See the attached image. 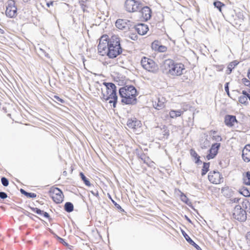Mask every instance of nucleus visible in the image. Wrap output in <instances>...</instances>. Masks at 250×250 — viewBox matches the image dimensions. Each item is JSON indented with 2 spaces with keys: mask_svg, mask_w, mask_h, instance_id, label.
<instances>
[{
  "mask_svg": "<svg viewBox=\"0 0 250 250\" xmlns=\"http://www.w3.org/2000/svg\"><path fill=\"white\" fill-rule=\"evenodd\" d=\"M220 146L221 144L219 143L213 144L208 151V153L206 155V159L209 160L214 158L218 153Z\"/></svg>",
  "mask_w": 250,
  "mask_h": 250,
  "instance_id": "obj_12",
  "label": "nucleus"
},
{
  "mask_svg": "<svg viewBox=\"0 0 250 250\" xmlns=\"http://www.w3.org/2000/svg\"><path fill=\"white\" fill-rule=\"evenodd\" d=\"M31 209L34 212L38 214L43 215L44 217L46 218L49 217V215L47 212H44L43 210H42L37 208H31Z\"/></svg>",
  "mask_w": 250,
  "mask_h": 250,
  "instance_id": "obj_25",
  "label": "nucleus"
},
{
  "mask_svg": "<svg viewBox=\"0 0 250 250\" xmlns=\"http://www.w3.org/2000/svg\"><path fill=\"white\" fill-rule=\"evenodd\" d=\"M190 244L192 246H194L197 249H198V248H200L199 246L197 244H196L194 242L193 244L192 243V244Z\"/></svg>",
  "mask_w": 250,
  "mask_h": 250,
  "instance_id": "obj_43",
  "label": "nucleus"
},
{
  "mask_svg": "<svg viewBox=\"0 0 250 250\" xmlns=\"http://www.w3.org/2000/svg\"><path fill=\"white\" fill-rule=\"evenodd\" d=\"M53 4V1H50L47 3V7H50V5H52Z\"/></svg>",
  "mask_w": 250,
  "mask_h": 250,
  "instance_id": "obj_46",
  "label": "nucleus"
},
{
  "mask_svg": "<svg viewBox=\"0 0 250 250\" xmlns=\"http://www.w3.org/2000/svg\"><path fill=\"white\" fill-rule=\"evenodd\" d=\"M239 200H240V199H239V198H235L233 199V202H235V203H238V202H239Z\"/></svg>",
  "mask_w": 250,
  "mask_h": 250,
  "instance_id": "obj_45",
  "label": "nucleus"
},
{
  "mask_svg": "<svg viewBox=\"0 0 250 250\" xmlns=\"http://www.w3.org/2000/svg\"><path fill=\"white\" fill-rule=\"evenodd\" d=\"M17 10L15 1L13 0H8L5 10L6 15L9 18H14L17 15Z\"/></svg>",
  "mask_w": 250,
  "mask_h": 250,
  "instance_id": "obj_11",
  "label": "nucleus"
},
{
  "mask_svg": "<svg viewBox=\"0 0 250 250\" xmlns=\"http://www.w3.org/2000/svg\"><path fill=\"white\" fill-rule=\"evenodd\" d=\"M182 233L186 240L189 243L192 244V243L193 244L194 241L190 238V237L185 232V231L182 230Z\"/></svg>",
  "mask_w": 250,
  "mask_h": 250,
  "instance_id": "obj_32",
  "label": "nucleus"
},
{
  "mask_svg": "<svg viewBox=\"0 0 250 250\" xmlns=\"http://www.w3.org/2000/svg\"><path fill=\"white\" fill-rule=\"evenodd\" d=\"M152 102L154 108L157 110H161L166 107L167 100L165 94H158L153 98Z\"/></svg>",
  "mask_w": 250,
  "mask_h": 250,
  "instance_id": "obj_6",
  "label": "nucleus"
},
{
  "mask_svg": "<svg viewBox=\"0 0 250 250\" xmlns=\"http://www.w3.org/2000/svg\"><path fill=\"white\" fill-rule=\"evenodd\" d=\"M180 199L185 203L187 204H188L189 199L184 193H181L180 195Z\"/></svg>",
  "mask_w": 250,
  "mask_h": 250,
  "instance_id": "obj_35",
  "label": "nucleus"
},
{
  "mask_svg": "<svg viewBox=\"0 0 250 250\" xmlns=\"http://www.w3.org/2000/svg\"><path fill=\"white\" fill-rule=\"evenodd\" d=\"M141 63L142 67L148 71L155 72L158 69L157 64L150 58L144 57L141 60Z\"/></svg>",
  "mask_w": 250,
  "mask_h": 250,
  "instance_id": "obj_8",
  "label": "nucleus"
},
{
  "mask_svg": "<svg viewBox=\"0 0 250 250\" xmlns=\"http://www.w3.org/2000/svg\"><path fill=\"white\" fill-rule=\"evenodd\" d=\"M136 31L141 35L146 34L148 31V27L147 25L143 23L138 24L135 27Z\"/></svg>",
  "mask_w": 250,
  "mask_h": 250,
  "instance_id": "obj_18",
  "label": "nucleus"
},
{
  "mask_svg": "<svg viewBox=\"0 0 250 250\" xmlns=\"http://www.w3.org/2000/svg\"><path fill=\"white\" fill-rule=\"evenodd\" d=\"M246 240L247 243L250 246V232H247L246 235Z\"/></svg>",
  "mask_w": 250,
  "mask_h": 250,
  "instance_id": "obj_39",
  "label": "nucleus"
},
{
  "mask_svg": "<svg viewBox=\"0 0 250 250\" xmlns=\"http://www.w3.org/2000/svg\"><path fill=\"white\" fill-rule=\"evenodd\" d=\"M80 175L81 176V178H82V180L84 182L85 185L87 186L90 187L91 186V184L90 181L86 178V177L84 176L83 173V172L80 173Z\"/></svg>",
  "mask_w": 250,
  "mask_h": 250,
  "instance_id": "obj_30",
  "label": "nucleus"
},
{
  "mask_svg": "<svg viewBox=\"0 0 250 250\" xmlns=\"http://www.w3.org/2000/svg\"><path fill=\"white\" fill-rule=\"evenodd\" d=\"M242 83L250 87V81L246 78H244L242 80Z\"/></svg>",
  "mask_w": 250,
  "mask_h": 250,
  "instance_id": "obj_38",
  "label": "nucleus"
},
{
  "mask_svg": "<svg viewBox=\"0 0 250 250\" xmlns=\"http://www.w3.org/2000/svg\"><path fill=\"white\" fill-rule=\"evenodd\" d=\"M239 61L234 60L230 62L228 65L226 70L227 73L229 74L231 73L232 69L236 67V66L239 63Z\"/></svg>",
  "mask_w": 250,
  "mask_h": 250,
  "instance_id": "obj_21",
  "label": "nucleus"
},
{
  "mask_svg": "<svg viewBox=\"0 0 250 250\" xmlns=\"http://www.w3.org/2000/svg\"><path fill=\"white\" fill-rule=\"evenodd\" d=\"M242 180L244 184L250 186V171H247L243 174Z\"/></svg>",
  "mask_w": 250,
  "mask_h": 250,
  "instance_id": "obj_22",
  "label": "nucleus"
},
{
  "mask_svg": "<svg viewBox=\"0 0 250 250\" xmlns=\"http://www.w3.org/2000/svg\"><path fill=\"white\" fill-rule=\"evenodd\" d=\"M163 68L166 73L173 77L182 75L186 70L185 64L177 60H166L163 63Z\"/></svg>",
  "mask_w": 250,
  "mask_h": 250,
  "instance_id": "obj_2",
  "label": "nucleus"
},
{
  "mask_svg": "<svg viewBox=\"0 0 250 250\" xmlns=\"http://www.w3.org/2000/svg\"><path fill=\"white\" fill-rule=\"evenodd\" d=\"M64 209L68 212H72L74 209L73 205L70 202H66L64 205Z\"/></svg>",
  "mask_w": 250,
  "mask_h": 250,
  "instance_id": "obj_29",
  "label": "nucleus"
},
{
  "mask_svg": "<svg viewBox=\"0 0 250 250\" xmlns=\"http://www.w3.org/2000/svg\"><path fill=\"white\" fill-rule=\"evenodd\" d=\"M190 154L193 158H194L195 163L196 164H199L200 163H201V161L200 160V157L198 155V154L194 149H191L190 150Z\"/></svg>",
  "mask_w": 250,
  "mask_h": 250,
  "instance_id": "obj_24",
  "label": "nucleus"
},
{
  "mask_svg": "<svg viewBox=\"0 0 250 250\" xmlns=\"http://www.w3.org/2000/svg\"><path fill=\"white\" fill-rule=\"evenodd\" d=\"M49 196L56 204L62 203L64 199V195L62 191L59 188L52 186L48 191Z\"/></svg>",
  "mask_w": 250,
  "mask_h": 250,
  "instance_id": "obj_5",
  "label": "nucleus"
},
{
  "mask_svg": "<svg viewBox=\"0 0 250 250\" xmlns=\"http://www.w3.org/2000/svg\"><path fill=\"white\" fill-rule=\"evenodd\" d=\"M160 44L158 41H154L151 44V47L153 49L157 51L158 49V47L160 46Z\"/></svg>",
  "mask_w": 250,
  "mask_h": 250,
  "instance_id": "obj_33",
  "label": "nucleus"
},
{
  "mask_svg": "<svg viewBox=\"0 0 250 250\" xmlns=\"http://www.w3.org/2000/svg\"><path fill=\"white\" fill-rule=\"evenodd\" d=\"M98 52L100 55L107 56L109 59L116 58L122 52L120 38L113 35L109 38L107 35H103L100 39Z\"/></svg>",
  "mask_w": 250,
  "mask_h": 250,
  "instance_id": "obj_1",
  "label": "nucleus"
},
{
  "mask_svg": "<svg viewBox=\"0 0 250 250\" xmlns=\"http://www.w3.org/2000/svg\"><path fill=\"white\" fill-rule=\"evenodd\" d=\"M105 86L104 89H102L101 99L103 101H108L110 106L115 108L118 101V96L116 93V86L113 83H103Z\"/></svg>",
  "mask_w": 250,
  "mask_h": 250,
  "instance_id": "obj_3",
  "label": "nucleus"
},
{
  "mask_svg": "<svg viewBox=\"0 0 250 250\" xmlns=\"http://www.w3.org/2000/svg\"><path fill=\"white\" fill-rule=\"evenodd\" d=\"M248 76L249 78L250 79V68L249 70V72L248 73Z\"/></svg>",
  "mask_w": 250,
  "mask_h": 250,
  "instance_id": "obj_47",
  "label": "nucleus"
},
{
  "mask_svg": "<svg viewBox=\"0 0 250 250\" xmlns=\"http://www.w3.org/2000/svg\"><path fill=\"white\" fill-rule=\"evenodd\" d=\"M232 217L233 219L240 222L244 221L247 219L246 210L242 209L240 205L236 206L232 211Z\"/></svg>",
  "mask_w": 250,
  "mask_h": 250,
  "instance_id": "obj_9",
  "label": "nucleus"
},
{
  "mask_svg": "<svg viewBox=\"0 0 250 250\" xmlns=\"http://www.w3.org/2000/svg\"><path fill=\"white\" fill-rule=\"evenodd\" d=\"M131 22L125 19H118L116 21V26L119 29L123 30L129 28L131 26Z\"/></svg>",
  "mask_w": 250,
  "mask_h": 250,
  "instance_id": "obj_15",
  "label": "nucleus"
},
{
  "mask_svg": "<svg viewBox=\"0 0 250 250\" xmlns=\"http://www.w3.org/2000/svg\"><path fill=\"white\" fill-rule=\"evenodd\" d=\"M224 123L229 127H232L238 123L236 116L231 115H226L224 117Z\"/></svg>",
  "mask_w": 250,
  "mask_h": 250,
  "instance_id": "obj_14",
  "label": "nucleus"
},
{
  "mask_svg": "<svg viewBox=\"0 0 250 250\" xmlns=\"http://www.w3.org/2000/svg\"><path fill=\"white\" fill-rule=\"evenodd\" d=\"M21 191L22 193L24 194L28 198H35L37 196L35 193L27 192L22 189H21Z\"/></svg>",
  "mask_w": 250,
  "mask_h": 250,
  "instance_id": "obj_31",
  "label": "nucleus"
},
{
  "mask_svg": "<svg viewBox=\"0 0 250 250\" xmlns=\"http://www.w3.org/2000/svg\"><path fill=\"white\" fill-rule=\"evenodd\" d=\"M242 94L243 95L239 97L238 101L241 104L247 105L249 103L248 99H249L250 95L246 91H243Z\"/></svg>",
  "mask_w": 250,
  "mask_h": 250,
  "instance_id": "obj_20",
  "label": "nucleus"
},
{
  "mask_svg": "<svg viewBox=\"0 0 250 250\" xmlns=\"http://www.w3.org/2000/svg\"><path fill=\"white\" fill-rule=\"evenodd\" d=\"M241 204L242 209L250 212V200L244 199Z\"/></svg>",
  "mask_w": 250,
  "mask_h": 250,
  "instance_id": "obj_23",
  "label": "nucleus"
},
{
  "mask_svg": "<svg viewBox=\"0 0 250 250\" xmlns=\"http://www.w3.org/2000/svg\"><path fill=\"white\" fill-rule=\"evenodd\" d=\"M1 181L2 184L5 187H7L9 184L8 180L5 177H2L1 179Z\"/></svg>",
  "mask_w": 250,
  "mask_h": 250,
  "instance_id": "obj_37",
  "label": "nucleus"
},
{
  "mask_svg": "<svg viewBox=\"0 0 250 250\" xmlns=\"http://www.w3.org/2000/svg\"><path fill=\"white\" fill-rule=\"evenodd\" d=\"M54 98L55 99H56L57 101H58L60 103H64V101L63 99L60 98L59 96L55 95L54 96Z\"/></svg>",
  "mask_w": 250,
  "mask_h": 250,
  "instance_id": "obj_41",
  "label": "nucleus"
},
{
  "mask_svg": "<svg viewBox=\"0 0 250 250\" xmlns=\"http://www.w3.org/2000/svg\"><path fill=\"white\" fill-rule=\"evenodd\" d=\"M7 197V194L3 192H0V197L2 199H5Z\"/></svg>",
  "mask_w": 250,
  "mask_h": 250,
  "instance_id": "obj_42",
  "label": "nucleus"
},
{
  "mask_svg": "<svg viewBox=\"0 0 250 250\" xmlns=\"http://www.w3.org/2000/svg\"><path fill=\"white\" fill-rule=\"evenodd\" d=\"M238 192L240 194L245 197H250V192L248 188L246 187H242L239 189Z\"/></svg>",
  "mask_w": 250,
  "mask_h": 250,
  "instance_id": "obj_28",
  "label": "nucleus"
},
{
  "mask_svg": "<svg viewBox=\"0 0 250 250\" xmlns=\"http://www.w3.org/2000/svg\"><path fill=\"white\" fill-rule=\"evenodd\" d=\"M208 179L211 184L218 185L223 182L224 177L218 170H211L208 174Z\"/></svg>",
  "mask_w": 250,
  "mask_h": 250,
  "instance_id": "obj_10",
  "label": "nucleus"
},
{
  "mask_svg": "<svg viewBox=\"0 0 250 250\" xmlns=\"http://www.w3.org/2000/svg\"><path fill=\"white\" fill-rule=\"evenodd\" d=\"M210 135H212V139L215 141H221L222 138L220 135L217 133V132L215 130H211L210 131Z\"/></svg>",
  "mask_w": 250,
  "mask_h": 250,
  "instance_id": "obj_27",
  "label": "nucleus"
},
{
  "mask_svg": "<svg viewBox=\"0 0 250 250\" xmlns=\"http://www.w3.org/2000/svg\"><path fill=\"white\" fill-rule=\"evenodd\" d=\"M157 51L160 52H165L167 51V47L166 46L160 45Z\"/></svg>",
  "mask_w": 250,
  "mask_h": 250,
  "instance_id": "obj_36",
  "label": "nucleus"
},
{
  "mask_svg": "<svg viewBox=\"0 0 250 250\" xmlns=\"http://www.w3.org/2000/svg\"><path fill=\"white\" fill-rule=\"evenodd\" d=\"M140 17L142 20L146 21L148 20L151 16V10L150 8L147 6H143L139 10Z\"/></svg>",
  "mask_w": 250,
  "mask_h": 250,
  "instance_id": "obj_13",
  "label": "nucleus"
},
{
  "mask_svg": "<svg viewBox=\"0 0 250 250\" xmlns=\"http://www.w3.org/2000/svg\"><path fill=\"white\" fill-rule=\"evenodd\" d=\"M112 202L114 203V204L115 205V206L116 207H117L118 208H121V207H120V206L119 205H118V204H117L116 202H115V201L114 200H112Z\"/></svg>",
  "mask_w": 250,
  "mask_h": 250,
  "instance_id": "obj_44",
  "label": "nucleus"
},
{
  "mask_svg": "<svg viewBox=\"0 0 250 250\" xmlns=\"http://www.w3.org/2000/svg\"><path fill=\"white\" fill-rule=\"evenodd\" d=\"M210 167L209 163L204 162L203 167L201 170V175L204 176L209 170V168Z\"/></svg>",
  "mask_w": 250,
  "mask_h": 250,
  "instance_id": "obj_26",
  "label": "nucleus"
},
{
  "mask_svg": "<svg viewBox=\"0 0 250 250\" xmlns=\"http://www.w3.org/2000/svg\"><path fill=\"white\" fill-rule=\"evenodd\" d=\"M127 125L129 128L136 130L142 126V123L136 119H129L127 122Z\"/></svg>",
  "mask_w": 250,
  "mask_h": 250,
  "instance_id": "obj_16",
  "label": "nucleus"
},
{
  "mask_svg": "<svg viewBox=\"0 0 250 250\" xmlns=\"http://www.w3.org/2000/svg\"><path fill=\"white\" fill-rule=\"evenodd\" d=\"M242 157L245 162L250 161V144L246 145L242 150Z\"/></svg>",
  "mask_w": 250,
  "mask_h": 250,
  "instance_id": "obj_17",
  "label": "nucleus"
},
{
  "mask_svg": "<svg viewBox=\"0 0 250 250\" xmlns=\"http://www.w3.org/2000/svg\"><path fill=\"white\" fill-rule=\"evenodd\" d=\"M214 5L221 12V8L225 5L220 1H217L214 2Z\"/></svg>",
  "mask_w": 250,
  "mask_h": 250,
  "instance_id": "obj_34",
  "label": "nucleus"
},
{
  "mask_svg": "<svg viewBox=\"0 0 250 250\" xmlns=\"http://www.w3.org/2000/svg\"><path fill=\"white\" fill-rule=\"evenodd\" d=\"M31 0H23V1L24 2H28L29 1H30Z\"/></svg>",
  "mask_w": 250,
  "mask_h": 250,
  "instance_id": "obj_48",
  "label": "nucleus"
},
{
  "mask_svg": "<svg viewBox=\"0 0 250 250\" xmlns=\"http://www.w3.org/2000/svg\"><path fill=\"white\" fill-rule=\"evenodd\" d=\"M122 102L126 104H132L136 103L137 90L133 86H125L119 89Z\"/></svg>",
  "mask_w": 250,
  "mask_h": 250,
  "instance_id": "obj_4",
  "label": "nucleus"
},
{
  "mask_svg": "<svg viewBox=\"0 0 250 250\" xmlns=\"http://www.w3.org/2000/svg\"><path fill=\"white\" fill-rule=\"evenodd\" d=\"M124 6L127 12L135 13L140 10L142 7V3L139 0H126Z\"/></svg>",
  "mask_w": 250,
  "mask_h": 250,
  "instance_id": "obj_7",
  "label": "nucleus"
},
{
  "mask_svg": "<svg viewBox=\"0 0 250 250\" xmlns=\"http://www.w3.org/2000/svg\"><path fill=\"white\" fill-rule=\"evenodd\" d=\"M185 110H174L171 109L169 112V116L170 118L174 119L181 117L185 111Z\"/></svg>",
  "mask_w": 250,
  "mask_h": 250,
  "instance_id": "obj_19",
  "label": "nucleus"
},
{
  "mask_svg": "<svg viewBox=\"0 0 250 250\" xmlns=\"http://www.w3.org/2000/svg\"><path fill=\"white\" fill-rule=\"evenodd\" d=\"M225 90L227 93L228 95L229 96V83H227L225 85Z\"/></svg>",
  "mask_w": 250,
  "mask_h": 250,
  "instance_id": "obj_40",
  "label": "nucleus"
}]
</instances>
